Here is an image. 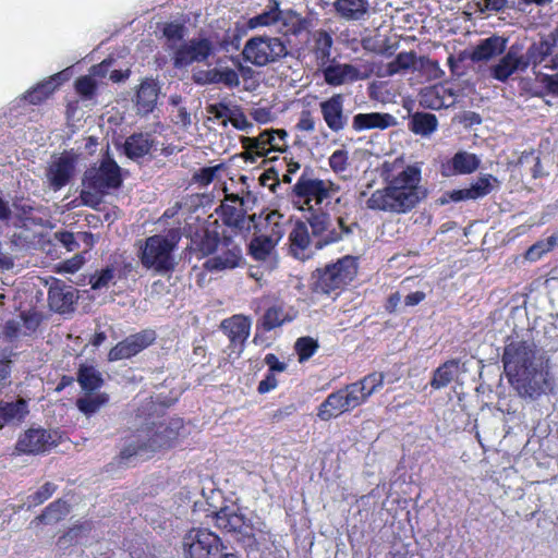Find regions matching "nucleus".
Listing matches in <instances>:
<instances>
[{"label":"nucleus","mask_w":558,"mask_h":558,"mask_svg":"<svg viewBox=\"0 0 558 558\" xmlns=\"http://www.w3.org/2000/svg\"><path fill=\"white\" fill-rule=\"evenodd\" d=\"M310 173L312 169L307 167L292 186L291 198L299 210L308 213L307 222L313 236L318 239L316 248H323L351 235L354 229L359 228V223L356 221L348 223L345 217L339 216L338 229L331 228L330 214L320 207L324 202L340 191V185L331 180L313 178Z\"/></svg>","instance_id":"1"},{"label":"nucleus","mask_w":558,"mask_h":558,"mask_svg":"<svg viewBox=\"0 0 558 558\" xmlns=\"http://www.w3.org/2000/svg\"><path fill=\"white\" fill-rule=\"evenodd\" d=\"M397 161H384L380 177L385 186L375 190L366 201V208L392 215L412 211L426 196L421 185L422 171L415 165H408L398 173H393Z\"/></svg>","instance_id":"2"},{"label":"nucleus","mask_w":558,"mask_h":558,"mask_svg":"<svg viewBox=\"0 0 558 558\" xmlns=\"http://www.w3.org/2000/svg\"><path fill=\"white\" fill-rule=\"evenodd\" d=\"M501 362L509 381L531 396L547 361L533 340H512L506 343Z\"/></svg>","instance_id":"3"},{"label":"nucleus","mask_w":558,"mask_h":558,"mask_svg":"<svg viewBox=\"0 0 558 558\" xmlns=\"http://www.w3.org/2000/svg\"><path fill=\"white\" fill-rule=\"evenodd\" d=\"M179 426L163 421H151L146 418L141 428L136 429L133 438L117 456L118 464L129 466L132 458L168 449L178 437Z\"/></svg>","instance_id":"4"},{"label":"nucleus","mask_w":558,"mask_h":558,"mask_svg":"<svg viewBox=\"0 0 558 558\" xmlns=\"http://www.w3.org/2000/svg\"><path fill=\"white\" fill-rule=\"evenodd\" d=\"M359 268L357 256L344 255L324 267L316 268L312 272L311 289L317 294L339 295L356 279Z\"/></svg>","instance_id":"5"},{"label":"nucleus","mask_w":558,"mask_h":558,"mask_svg":"<svg viewBox=\"0 0 558 558\" xmlns=\"http://www.w3.org/2000/svg\"><path fill=\"white\" fill-rule=\"evenodd\" d=\"M180 239L181 233L179 229H171L166 235L154 234L146 238L138 253L142 266L161 275L174 270L175 260L173 252Z\"/></svg>","instance_id":"6"},{"label":"nucleus","mask_w":558,"mask_h":558,"mask_svg":"<svg viewBox=\"0 0 558 558\" xmlns=\"http://www.w3.org/2000/svg\"><path fill=\"white\" fill-rule=\"evenodd\" d=\"M81 199L86 206L96 207L101 195L111 189H119L122 185L121 168L110 157L102 158L99 166L88 168L83 178Z\"/></svg>","instance_id":"7"},{"label":"nucleus","mask_w":558,"mask_h":558,"mask_svg":"<svg viewBox=\"0 0 558 558\" xmlns=\"http://www.w3.org/2000/svg\"><path fill=\"white\" fill-rule=\"evenodd\" d=\"M242 54L253 65L265 66L286 58L289 51L281 38L254 36L245 43Z\"/></svg>","instance_id":"8"},{"label":"nucleus","mask_w":558,"mask_h":558,"mask_svg":"<svg viewBox=\"0 0 558 558\" xmlns=\"http://www.w3.org/2000/svg\"><path fill=\"white\" fill-rule=\"evenodd\" d=\"M230 234L218 219L210 220L209 218L190 234L187 248L197 259H207L217 252L225 238Z\"/></svg>","instance_id":"9"},{"label":"nucleus","mask_w":558,"mask_h":558,"mask_svg":"<svg viewBox=\"0 0 558 558\" xmlns=\"http://www.w3.org/2000/svg\"><path fill=\"white\" fill-rule=\"evenodd\" d=\"M206 517L211 519L214 525L223 534H231L239 541L253 537V526L250 520L234 506L215 507L210 505Z\"/></svg>","instance_id":"10"},{"label":"nucleus","mask_w":558,"mask_h":558,"mask_svg":"<svg viewBox=\"0 0 558 558\" xmlns=\"http://www.w3.org/2000/svg\"><path fill=\"white\" fill-rule=\"evenodd\" d=\"M223 549L220 536L205 527H192L183 536L184 558H216Z\"/></svg>","instance_id":"11"},{"label":"nucleus","mask_w":558,"mask_h":558,"mask_svg":"<svg viewBox=\"0 0 558 558\" xmlns=\"http://www.w3.org/2000/svg\"><path fill=\"white\" fill-rule=\"evenodd\" d=\"M245 258L240 244L233 240V234L225 238L217 252L203 263V270L209 274H221L241 268Z\"/></svg>","instance_id":"12"},{"label":"nucleus","mask_w":558,"mask_h":558,"mask_svg":"<svg viewBox=\"0 0 558 558\" xmlns=\"http://www.w3.org/2000/svg\"><path fill=\"white\" fill-rule=\"evenodd\" d=\"M43 427H31L22 433L14 446L19 454L37 456L51 450L59 445V439Z\"/></svg>","instance_id":"13"},{"label":"nucleus","mask_w":558,"mask_h":558,"mask_svg":"<svg viewBox=\"0 0 558 558\" xmlns=\"http://www.w3.org/2000/svg\"><path fill=\"white\" fill-rule=\"evenodd\" d=\"M77 156L73 150H64L58 157H53L46 169L47 182L54 192L66 186L74 177Z\"/></svg>","instance_id":"14"},{"label":"nucleus","mask_w":558,"mask_h":558,"mask_svg":"<svg viewBox=\"0 0 558 558\" xmlns=\"http://www.w3.org/2000/svg\"><path fill=\"white\" fill-rule=\"evenodd\" d=\"M156 339V331L149 328L132 333L110 349L108 360L113 362L131 359L150 347Z\"/></svg>","instance_id":"15"},{"label":"nucleus","mask_w":558,"mask_h":558,"mask_svg":"<svg viewBox=\"0 0 558 558\" xmlns=\"http://www.w3.org/2000/svg\"><path fill=\"white\" fill-rule=\"evenodd\" d=\"M498 184V179L493 174H482L468 189L446 191L439 197L438 203L440 205H446L449 203H459L469 199L475 201L478 198H483L486 195H488Z\"/></svg>","instance_id":"16"},{"label":"nucleus","mask_w":558,"mask_h":558,"mask_svg":"<svg viewBox=\"0 0 558 558\" xmlns=\"http://www.w3.org/2000/svg\"><path fill=\"white\" fill-rule=\"evenodd\" d=\"M357 407L359 404L355 397L351 392L349 386L345 385L343 388L327 396L317 409V416L319 420L328 422L331 418L338 417L345 412H350Z\"/></svg>","instance_id":"17"},{"label":"nucleus","mask_w":558,"mask_h":558,"mask_svg":"<svg viewBox=\"0 0 558 558\" xmlns=\"http://www.w3.org/2000/svg\"><path fill=\"white\" fill-rule=\"evenodd\" d=\"M220 330L229 339L231 353L240 355L251 333L252 322L243 314H234L220 323Z\"/></svg>","instance_id":"18"},{"label":"nucleus","mask_w":558,"mask_h":558,"mask_svg":"<svg viewBox=\"0 0 558 558\" xmlns=\"http://www.w3.org/2000/svg\"><path fill=\"white\" fill-rule=\"evenodd\" d=\"M308 222L298 220L289 233V253L299 260H307L312 258L316 248L317 238L310 234Z\"/></svg>","instance_id":"19"},{"label":"nucleus","mask_w":558,"mask_h":558,"mask_svg":"<svg viewBox=\"0 0 558 558\" xmlns=\"http://www.w3.org/2000/svg\"><path fill=\"white\" fill-rule=\"evenodd\" d=\"M211 51L213 44L208 38L192 39L174 51L173 64L175 68H184L194 62L205 61Z\"/></svg>","instance_id":"20"},{"label":"nucleus","mask_w":558,"mask_h":558,"mask_svg":"<svg viewBox=\"0 0 558 558\" xmlns=\"http://www.w3.org/2000/svg\"><path fill=\"white\" fill-rule=\"evenodd\" d=\"M76 290L60 279H53L48 291V302L52 311L66 314L74 311Z\"/></svg>","instance_id":"21"},{"label":"nucleus","mask_w":558,"mask_h":558,"mask_svg":"<svg viewBox=\"0 0 558 558\" xmlns=\"http://www.w3.org/2000/svg\"><path fill=\"white\" fill-rule=\"evenodd\" d=\"M245 149L243 158L251 162L256 161V157H266L270 151H281L279 144H274V132L266 130L256 137L242 136L240 140Z\"/></svg>","instance_id":"22"},{"label":"nucleus","mask_w":558,"mask_h":558,"mask_svg":"<svg viewBox=\"0 0 558 558\" xmlns=\"http://www.w3.org/2000/svg\"><path fill=\"white\" fill-rule=\"evenodd\" d=\"M343 104L344 98L342 94H335L319 104L320 112L326 125L335 133L342 131L348 123V117L344 114Z\"/></svg>","instance_id":"23"},{"label":"nucleus","mask_w":558,"mask_h":558,"mask_svg":"<svg viewBox=\"0 0 558 558\" xmlns=\"http://www.w3.org/2000/svg\"><path fill=\"white\" fill-rule=\"evenodd\" d=\"M517 71H525L523 59L520 54V48L512 45L507 53L490 68V75L499 82H506Z\"/></svg>","instance_id":"24"},{"label":"nucleus","mask_w":558,"mask_h":558,"mask_svg":"<svg viewBox=\"0 0 558 558\" xmlns=\"http://www.w3.org/2000/svg\"><path fill=\"white\" fill-rule=\"evenodd\" d=\"M216 214L222 220V227L230 228L228 233L238 234L244 229H250V221L246 219V211L241 206L231 205L228 203H221L216 208Z\"/></svg>","instance_id":"25"},{"label":"nucleus","mask_w":558,"mask_h":558,"mask_svg":"<svg viewBox=\"0 0 558 558\" xmlns=\"http://www.w3.org/2000/svg\"><path fill=\"white\" fill-rule=\"evenodd\" d=\"M28 413V403L23 398L14 401L0 400V429L21 425Z\"/></svg>","instance_id":"26"},{"label":"nucleus","mask_w":558,"mask_h":558,"mask_svg":"<svg viewBox=\"0 0 558 558\" xmlns=\"http://www.w3.org/2000/svg\"><path fill=\"white\" fill-rule=\"evenodd\" d=\"M385 374L381 372H373L360 380L349 384V388L360 405L365 403L367 399L384 386Z\"/></svg>","instance_id":"27"},{"label":"nucleus","mask_w":558,"mask_h":558,"mask_svg":"<svg viewBox=\"0 0 558 558\" xmlns=\"http://www.w3.org/2000/svg\"><path fill=\"white\" fill-rule=\"evenodd\" d=\"M385 374L381 372H373L360 380L349 384V388L360 405L365 403L367 399L384 386Z\"/></svg>","instance_id":"28"},{"label":"nucleus","mask_w":558,"mask_h":558,"mask_svg":"<svg viewBox=\"0 0 558 558\" xmlns=\"http://www.w3.org/2000/svg\"><path fill=\"white\" fill-rule=\"evenodd\" d=\"M159 95V86L153 78L141 82L135 97L137 113L146 116L154 111Z\"/></svg>","instance_id":"29"},{"label":"nucleus","mask_w":558,"mask_h":558,"mask_svg":"<svg viewBox=\"0 0 558 558\" xmlns=\"http://www.w3.org/2000/svg\"><path fill=\"white\" fill-rule=\"evenodd\" d=\"M332 5L336 14L348 22L362 21L369 15L368 0H336Z\"/></svg>","instance_id":"30"},{"label":"nucleus","mask_w":558,"mask_h":558,"mask_svg":"<svg viewBox=\"0 0 558 558\" xmlns=\"http://www.w3.org/2000/svg\"><path fill=\"white\" fill-rule=\"evenodd\" d=\"M481 160L475 154L458 151L442 166L444 175L470 174L478 169Z\"/></svg>","instance_id":"31"},{"label":"nucleus","mask_w":558,"mask_h":558,"mask_svg":"<svg viewBox=\"0 0 558 558\" xmlns=\"http://www.w3.org/2000/svg\"><path fill=\"white\" fill-rule=\"evenodd\" d=\"M507 39L493 35L481 40L472 50L470 59L473 62L488 61L506 51Z\"/></svg>","instance_id":"32"},{"label":"nucleus","mask_w":558,"mask_h":558,"mask_svg":"<svg viewBox=\"0 0 558 558\" xmlns=\"http://www.w3.org/2000/svg\"><path fill=\"white\" fill-rule=\"evenodd\" d=\"M155 144L151 133H133L124 142V153L130 159H138L149 154Z\"/></svg>","instance_id":"33"},{"label":"nucleus","mask_w":558,"mask_h":558,"mask_svg":"<svg viewBox=\"0 0 558 558\" xmlns=\"http://www.w3.org/2000/svg\"><path fill=\"white\" fill-rule=\"evenodd\" d=\"M396 124V119L390 113L371 112L357 113L353 117L352 126L355 131L379 129L386 130Z\"/></svg>","instance_id":"34"},{"label":"nucleus","mask_w":558,"mask_h":558,"mask_svg":"<svg viewBox=\"0 0 558 558\" xmlns=\"http://www.w3.org/2000/svg\"><path fill=\"white\" fill-rule=\"evenodd\" d=\"M323 74L325 82L330 86H340L360 78L359 70L348 63L330 64L324 69Z\"/></svg>","instance_id":"35"},{"label":"nucleus","mask_w":558,"mask_h":558,"mask_svg":"<svg viewBox=\"0 0 558 558\" xmlns=\"http://www.w3.org/2000/svg\"><path fill=\"white\" fill-rule=\"evenodd\" d=\"M272 234H277L276 241L270 235H256L248 244V254L255 260H266L274 250L276 242L281 238L282 232L278 223L272 228Z\"/></svg>","instance_id":"36"},{"label":"nucleus","mask_w":558,"mask_h":558,"mask_svg":"<svg viewBox=\"0 0 558 558\" xmlns=\"http://www.w3.org/2000/svg\"><path fill=\"white\" fill-rule=\"evenodd\" d=\"M291 320H293V316L289 315L282 305L275 304L266 308L257 323V328L268 332Z\"/></svg>","instance_id":"37"},{"label":"nucleus","mask_w":558,"mask_h":558,"mask_svg":"<svg viewBox=\"0 0 558 558\" xmlns=\"http://www.w3.org/2000/svg\"><path fill=\"white\" fill-rule=\"evenodd\" d=\"M76 380L82 390L86 393H94L105 384L101 373L94 365L87 364L80 365L76 373Z\"/></svg>","instance_id":"38"},{"label":"nucleus","mask_w":558,"mask_h":558,"mask_svg":"<svg viewBox=\"0 0 558 558\" xmlns=\"http://www.w3.org/2000/svg\"><path fill=\"white\" fill-rule=\"evenodd\" d=\"M553 44L548 37L542 38L538 41L533 43L526 50L524 54H521L523 59V68L525 70L530 66H537L543 63L547 57H549L553 52Z\"/></svg>","instance_id":"39"},{"label":"nucleus","mask_w":558,"mask_h":558,"mask_svg":"<svg viewBox=\"0 0 558 558\" xmlns=\"http://www.w3.org/2000/svg\"><path fill=\"white\" fill-rule=\"evenodd\" d=\"M332 44V36L327 31L319 29L313 34L311 52L314 54L317 63L326 64L329 61Z\"/></svg>","instance_id":"40"},{"label":"nucleus","mask_w":558,"mask_h":558,"mask_svg":"<svg viewBox=\"0 0 558 558\" xmlns=\"http://www.w3.org/2000/svg\"><path fill=\"white\" fill-rule=\"evenodd\" d=\"M409 129L416 135L429 136L438 128L437 117L428 112H415L410 121Z\"/></svg>","instance_id":"41"},{"label":"nucleus","mask_w":558,"mask_h":558,"mask_svg":"<svg viewBox=\"0 0 558 558\" xmlns=\"http://www.w3.org/2000/svg\"><path fill=\"white\" fill-rule=\"evenodd\" d=\"M70 512V505L63 499H57L50 502L43 512L35 518L38 523H58L62 521Z\"/></svg>","instance_id":"42"},{"label":"nucleus","mask_w":558,"mask_h":558,"mask_svg":"<svg viewBox=\"0 0 558 558\" xmlns=\"http://www.w3.org/2000/svg\"><path fill=\"white\" fill-rule=\"evenodd\" d=\"M109 402L107 392L86 393L76 400V408L85 416L90 417Z\"/></svg>","instance_id":"43"},{"label":"nucleus","mask_w":558,"mask_h":558,"mask_svg":"<svg viewBox=\"0 0 558 558\" xmlns=\"http://www.w3.org/2000/svg\"><path fill=\"white\" fill-rule=\"evenodd\" d=\"M459 368L458 360H448L439 365L433 373L430 386L434 389L447 387L452 380Z\"/></svg>","instance_id":"44"},{"label":"nucleus","mask_w":558,"mask_h":558,"mask_svg":"<svg viewBox=\"0 0 558 558\" xmlns=\"http://www.w3.org/2000/svg\"><path fill=\"white\" fill-rule=\"evenodd\" d=\"M445 93L446 88L442 85L427 87L421 93V105L428 109L439 110L446 106Z\"/></svg>","instance_id":"45"},{"label":"nucleus","mask_w":558,"mask_h":558,"mask_svg":"<svg viewBox=\"0 0 558 558\" xmlns=\"http://www.w3.org/2000/svg\"><path fill=\"white\" fill-rule=\"evenodd\" d=\"M318 348V341L310 336L300 337L294 344V351L300 363L308 361L317 352Z\"/></svg>","instance_id":"46"},{"label":"nucleus","mask_w":558,"mask_h":558,"mask_svg":"<svg viewBox=\"0 0 558 558\" xmlns=\"http://www.w3.org/2000/svg\"><path fill=\"white\" fill-rule=\"evenodd\" d=\"M53 92L54 87L52 86V82L43 81L32 89L27 90L24 95V99L31 105H40L46 101Z\"/></svg>","instance_id":"47"},{"label":"nucleus","mask_w":558,"mask_h":558,"mask_svg":"<svg viewBox=\"0 0 558 558\" xmlns=\"http://www.w3.org/2000/svg\"><path fill=\"white\" fill-rule=\"evenodd\" d=\"M415 52H400L396 56V58L392 61L388 63L387 72L389 75H393L401 71L409 70L415 64Z\"/></svg>","instance_id":"48"},{"label":"nucleus","mask_w":558,"mask_h":558,"mask_svg":"<svg viewBox=\"0 0 558 558\" xmlns=\"http://www.w3.org/2000/svg\"><path fill=\"white\" fill-rule=\"evenodd\" d=\"M229 122L239 131L248 132L253 128V124L248 122L243 109L239 105H234L231 108L229 119H225L221 124L227 126Z\"/></svg>","instance_id":"49"},{"label":"nucleus","mask_w":558,"mask_h":558,"mask_svg":"<svg viewBox=\"0 0 558 558\" xmlns=\"http://www.w3.org/2000/svg\"><path fill=\"white\" fill-rule=\"evenodd\" d=\"M57 485L46 482L34 494L27 496L28 508L37 507L48 500L57 490Z\"/></svg>","instance_id":"50"},{"label":"nucleus","mask_w":558,"mask_h":558,"mask_svg":"<svg viewBox=\"0 0 558 558\" xmlns=\"http://www.w3.org/2000/svg\"><path fill=\"white\" fill-rule=\"evenodd\" d=\"M89 530L90 526L87 523L74 524L59 537L58 544L68 546L75 545L82 537L83 533Z\"/></svg>","instance_id":"51"},{"label":"nucleus","mask_w":558,"mask_h":558,"mask_svg":"<svg viewBox=\"0 0 558 558\" xmlns=\"http://www.w3.org/2000/svg\"><path fill=\"white\" fill-rule=\"evenodd\" d=\"M74 86L76 93L84 99H92L97 92V83L89 75L80 76Z\"/></svg>","instance_id":"52"},{"label":"nucleus","mask_w":558,"mask_h":558,"mask_svg":"<svg viewBox=\"0 0 558 558\" xmlns=\"http://www.w3.org/2000/svg\"><path fill=\"white\" fill-rule=\"evenodd\" d=\"M283 24L288 27L290 34L298 36L307 28L308 21L295 12H288L283 19Z\"/></svg>","instance_id":"53"},{"label":"nucleus","mask_w":558,"mask_h":558,"mask_svg":"<svg viewBox=\"0 0 558 558\" xmlns=\"http://www.w3.org/2000/svg\"><path fill=\"white\" fill-rule=\"evenodd\" d=\"M114 278V268L113 267H106L101 269L99 272H96L90 276L89 278V284L93 290H99L102 288L108 287L110 281Z\"/></svg>","instance_id":"54"},{"label":"nucleus","mask_w":558,"mask_h":558,"mask_svg":"<svg viewBox=\"0 0 558 558\" xmlns=\"http://www.w3.org/2000/svg\"><path fill=\"white\" fill-rule=\"evenodd\" d=\"M328 162L335 173L343 172L349 165V154L345 149H337L331 154Z\"/></svg>","instance_id":"55"},{"label":"nucleus","mask_w":558,"mask_h":558,"mask_svg":"<svg viewBox=\"0 0 558 558\" xmlns=\"http://www.w3.org/2000/svg\"><path fill=\"white\" fill-rule=\"evenodd\" d=\"M278 19H279L278 11H274V10L265 11V12L257 14V15L253 16L252 19H250L248 26L251 28H255L258 26H269V25L276 23L278 21Z\"/></svg>","instance_id":"56"},{"label":"nucleus","mask_w":558,"mask_h":558,"mask_svg":"<svg viewBox=\"0 0 558 558\" xmlns=\"http://www.w3.org/2000/svg\"><path fill=\"white\" fill-rule=\"evenodd\" d=\"M221 168L222 165L204 167L194 174V180L201 185H208L215 180L217 171Z\"/></svg>","instance_id":"57"},{"label":"nucleus","mask_w":558,"mask_h":558,"mask_svg":"<svg viewBox=\"0 0 558 558\" xmlns=\"http://www.w3.org/2000/svg\"><path fill=\"white\" fill-rule=\"evenodd\" d=\"M217 82L225 84L228 87H236L240 84L239 74L233 69H225L217 72Z\"/></svg>","instance_id":"58"},{"label":"nucleus","mask_w":558,"mask_h":558,"mask_svg":"<svg viewBox=\"0 0 558 558\" xmlns=\"http://www.w3.org/2000/svg\"><path fill=\"white\" fill-rule=\"evenodd\" d=\"M206 110L209 114H213L215 119H229L231 108L225 101H219L216 104H209L206 107Z\"/></svg>","instance_id":"59"},{"label":"nucleus","mask_w":558,"mask_h":558,"mask_svg":"<svg viewBox=\"0 0 558 558\" xmlns=\"http://www.w3.org/2000/svg\"><path fill=\"white\" fill-rule=\"evenodd\" d=\"M162 32L169 40H181L184 36V26L178 23H167Z\"/></svg>","instance_id":"60"},{"label":"nucleus","mask_w":558,"mask_h":558,"mask_svg":"<svg viewBox=\"0 0 558 558\" xmlns=\"http://www.w3.org/2000/svg\"><path fill=\"white\" fill-rule=\"evenodd\" d=\"M296 129L303 132H312L315 130V120L310 110H303L301 112Z\"/></svg>","instance_id":"61"},{"label":"nucleus","mask_w":558,"mask_h":558,"mask_svg":"<svg viewBox=\"0 0 558 558\" xmlns=\"http://www.w3.org/2000/svg\"><path fill=\"white\" fill-rule=\"evenodd\" d=\"M250 114L254 121L260 124L271 122L274 119V113L268 107L255 108L250 112Z\"/></svg>","instance_id":"62"},{"label":"nucleus","mask_w":558,"mask_h":558,"mask_svg":"<svg viewBox=\"0 0 558 558\" xmlns=\"http://www.w3.org/2000/svg\"><path fill=\"white\" fill-rule=\"evenodd\" d=\"M265 364L268 366V372L281 373L287 369V364L278 359L274 353H268L264 359Z\"/></svg>","instance_id":"63"},{"label":"nucleus","mask_w":558,"mask_h":558,"mask_svg":"<svg viewBox=\"0 0 558 558\" xmlns=\"http://www.w3.org/2000/svg\"><path fill=\"white\" fill-rule=\"evenodd\" d=\"M542 82L549 94L558 96V70L554 74H545Z\"/></svg>","instance_id":"64"}]
</instances>
